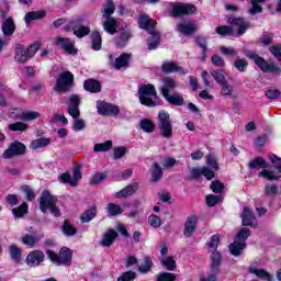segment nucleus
Returning a JSON list of instances; mask_svg holds the SVG:
<instances>
[{"instance_id":"de8ad7c7","label":"nucleus","mask_w":281,"mask_h":281,"mask_svg":"<svg viewBox=\"0 0 281 281\" xmlns=\"http://www.w3.org/2000/svg\"><path fill=\"white\" fill-rule=\"evenodd\" d=\"M234 67L237 69V71H240L241 74L247 71V67H249V61L245 58H237L234 61Z\"/></svg>"},{"instance_id":"412c9836","label":"nucleus","mask_w":281,"mask_h":281,"mask_svg":"<svg viewBox=\"0 0 281 281\" xmlns=\"http://www.w3.org/2000/svg\"><path fill=\"white\" fill-rule=\"evenodd\" d=\"M42 262H45V254L41 250L31 251L25 259L27 267H38Z\"/></svg>"},{"instance_id":"f8f14e48","label":"nucleus","mask_w":281,"mask_h":281,"mask_svg":"<svg viewBox=\"0 0 281 281\" xmlns=\"http://www.w3.org/2000/svg\"><path fill=\"white\" fill-rule=\"evenodd\" d=\"M158 126L160 128V135L165 139L172 137V121H170V114L168 112L160 111L158 113Z\"/></svg>"},{"instance_id":"423d86ee","label":"nucleus","mask_w":281,"mask_h":281,"mask_svg":"<svg viewBox=\"0 0 281 281\" xmlns=\"http://www.w3.org/2000/svg\"><path fill=\"white\" fill-rule=\"evenodd\" d=\"M206 164V167L193 168L191 170L192 179H199L201 175H203V177L209 181L214 179V172L218 170V162H216V158L214 156H207Z\"/></svg>"},{"instance_id":"f3484780","label":"nucleus","mask_w":281,"mask_h":281,"mask_svg":"<svg viewBox=\"0 0 281 281\" xmlns=\"http://www.w3.org/2000/svg\"><path fill=\"white\" fill-rule=\"evenodd\" d=\"M10 117L23 120L24 122H32V120H38V117H41V113L34 111H22L21 109H13L10 112Z\"/></svg>"},{"instance_id":"09e8293b","label":"nucleus","mask_w":281,"mask_h":281,"mask_svg":"<svg viewBox=\"0 0 281 281\" xmlns=\"http://www.w3.org/2000/svg\"><path fill=\"white\" fill-rule=\"evenodd\" d=\"M263 192L266 196H278V184L276 183H267L265 186Z\"/></svg>"},{"instance_id":"bf43d9fd","label":"nucleus","mask_w":281,"mask_h":281,"mask_svg":"<svg viewBox=\"0 0 281 281\" xmlns=\"http://www.w3.org/2000/svg\"><path fill=\"white\" fill-rule=\"evenodd\" d=\"M104 179H106V175H104L102 172H97L92 176L90 183L92 186H99V183H102V181H104Z\"/></svg>"},{"instance_id":"2eb2a0df","label":"nucleus","mask_w":281,"mask_h":281,"mask_svg":"<svg viewBox=\"0 0 281 281\" xmlns=\"http://www.w3.org/2000/svg\"><path fill=\"white\" fill-rule=\"evenodd\" d=\"M25 145L21 142H13L9 148L2 154L3 159H12L19 157L25 153Z\"/></svg>"},{"instance_id":"79ce46f5","label":"nucleus","mask_w":281,"mask_h":281,"mask_svg":"<svg viewBox=\"0 0 281 281\" xmlns=\"http://www.w3.org/2000/svg\"><path fill=\"white\" fill-rule=\"evenodd\" d=\"M221 95H223V98H234V86L229 85L228 81L222 83Z\"/></svg>"},{"instance_id":"864d4df0","label":"nucleus","mask_w":281,"mask_h":281,"mask_svg":"<svg viewBox=\"0 0 281 281\" xmlns=\"http://www.w3.org/2000/svg\"><path fill=\"white\" fill-rule=\"evenodd\" d=\"M9 252L12 260H14L15 262H19L21 260V249L19 247L11 245L9 247Z\"/></svg>"},{"instance_id":"a211bd4d","label":"nucleus","mask_w":281,"mask_h":281,"mask_svg":"<svg viewBox=\"0 0 281 281\" xmlns=\"http://www.w3.org/2000/svg\"><path fill=\"white\" fill-rule=\"evenodd\" d=\"M55 45L64 49V52H66L67 54H71L72 56L76 55L78 52L76 49V46L74 45V42L67 37L57 36L55 38Z\"/></svg>"},{"instance_id":"5701e85b","label":"nucleus","mask_w":281,"mask_h":281,"mask_svg":"<svg viewBox=\"0 0 281 281\" xmlns=\"http://www.w3.org/2000/svg\"><path fill=\"white\" fill-rule=\"evenodd\" d=\"M175 89H177V81L170 77H165L162 79V85L160 86V93L162 98L170 95V91H175Z\"/></svg>"},{"instance_id":"9b49d317","label":"nucleus","mask_w":281,"mask_h":281,"mask_svg":"<svg viewBox=\"0 0 281 281\" xmlns=\"http://www.w3.org/2000/svg\"><path fill=\"white\" fill-rule=\"evenodd\" d=\"M223 262V255L218 250L211 252V273H207L205 278L200 281H217L221 263Z\"/></svg>"},{"instance_id":"37998d69","label":"nucleus","mask_w":281,"mask_h":281,"mask_svg":"<svg viewBox=\"0 0 281 281\" xmlns=\"http://www.w3.org/2000/svg\"><path fill=\"white\" fill-rule=\"evenodd\" d=\"M113 148V142L106 140L104 143H98L93 147L94 153H106V150H111Z\"/></svg>"},{"instance_id":"7ed1b4c3","label":"nucleus","mask_w":281,"mask_h":281,"mask_svg":"<svg viewBox=\"0 0 281 281\" xmlns=\"http://www.w3.org/2000/svg\"><path fill=\"white\" fill-rule=\"evenodd\" d=\"M115 12V3L113 0H105V3L101 8V14L103 21V29L108 34H115L117 32V20L111 15Z\"/></svg>"},{"instance_id":"a878e982","label":"nucleus","mask_w":281,"mask_h":281,"mask_svg":"<svg viewBox=\"0 0 281 281\" xmlns=\"http://www.w3.org/2000/svg\"><path fill=\"white\" fill-rule=\"evenodd\" d=\"M137 190H139V183L133 182L130 186L122 189L121 191L116 192V199L133 196V194H135Z\"/></svg>"},{"instance_id":"e2e57ef3","label":"nucleus","mask_w":281,"mask_h":281,"mask_svg":"<svg viewBox=\"0 0 281 281\" xmlns=\"http://www.w3.org/2000/svg\"><path fill=\"white\" fill-rule=\"evenodd\" d=\"M265 144H267V136L265 135L258 136L254 142L255 150H260L262 146H265Z\"/></svg>"},{"instance_id":"f257e3e1","label":"nucleus","mask_w":281,"mask_h":281,"mask_svg":"<svg viewBox=\"0 0 281 281\" xmlns=\"http://www.w3.org/2000/svg\"><path fill=\"white\" fill-rule=\"evenodd\" d=\"M272 167H269V162L262 157H256L248 162L250 170H261L258 176L266 181H280L281 179V158L277 155L269 157Z\"/></svg>"},{"instance_id":"aec40b11","label":"nucleus","mask_w":281,"mask_h":281,"mask_svg":"<svg viewBox=\"0 0 281 281\" xmlns=\"http://www.w3.org/2000/svg\"><path fill=\"white\" fill-rule=\"evenodd\" d=\"M241 225L244 227H256L258 225V221L256 220V215H254V212L247 206L244 207L241 214Z\"/></svg>"},{"instance_id":"dca6fc26","label":"nucleus","mask_w":281,"mask_h":281,"mask_svg":"<svg viewBox=\"0 0 281 281\" xmlns=\"http://www.w3.org/2000/svg\"><path fill=\"white\" fill-rule=\"evenodd\" d=\"M97 111L99 115H111L112 117L120 114V108L117 105L104 101H97Z\"/></svg>"},{"instance_id":"72a5a7b5","label":"nucleus","mask_w":281,"mask_h":281,"mask_svg":"<svg viewBox=\"0 0 281 281\" xmlns=\"http://www.w3.org/2000/svg\"><path fill=\"white\" fill-rule=\"evenodd\" d=\"M162 71L165 74H173V71H180L181 74H187L188 72V70H183L177 64L170 63V61H167V63L162 64Z\"/></svg>"},{"instance_id":"2f4dec72","label":"nucleus","mask_w":281,"mask_h":281,"mask_svg":"<svg viewBox=\"0 0 281 281\" xmlns=\"http://www.w3.org/2000/svg\"><path fill=\"white\" fill-rule=\"evenodd\" d=\"M95 214H98V206L93 205L91 209L87 210L83 214H81V223H91Z\"/></svg>"},{"instance_id":"1a4fd4ad","label":"nucleus","mask_w":281,"mask_h":281,"mask_svg":"<svg viewBox=\"0 0 281 281\" xmlns=\"http://www.w3.org/2000/svg\"><path fill=\"white\" fill-rule=\"evenodd\" d=\"M38 49H41V44L38 43H34L29 47H25L21 44H16L14 49L15 63H22V64L27 63L30 58H33V56L36 55V52H38Z\"/></svg>"},{"instance_id":"c756f323","label":"nucleus","mask_w":281,"mask_h":281,"mask_svg":"<svg viewBox=\"0 0 281 281\" xmlns=\"http://www.w3.org/2000/svg\"><path fill=\"white\" fill-rule=\"evenodd\" d=\"M14 30H16V25L14 24V20L12 18H8L2 23V33L4 36H12L14 34Z\"/></svg>"},{"instance_id":"0e129e2a","label":"nucleus","mask_w":281,"mask_h":281,"mask_svg":"<svg viewBox=\"0 0 281 281\" xmlns=\"http://www.w3.org/2000/svg\"><path fill=\"white\" fill-rule=\"evenodd\" d=\"M148 223L150 227H154L156 229L161 227V218H159V216L157 215H149Z\"/></svg>"},{"instance_id":"69168bd1","label":"nucleus","mask_w":281,"mask_h":281,"mask_svg":"<svg viewBox=\"0 0 281 281\" xmlns=\"http://www.w3.org/2000/svg\"><path fill=\"white\" fill-rule=\"evenodd\" d=\"M86 126L87 124L85 123V120L76 117L72 126V131H76V132L85 131Z\"/></svg>"},{"instance_id":"680f3d73","label":"nucleus","mask_w":281,"mask_h":281,"mask_svg":"<svg viewBox=\"0 0 281 281\" xmlns=\"http://www.w3.org/2000/svg\"><path fill=\"white\" fill-rule=\"evenodd\" d=\"M27 128H29L27 124H25L23 122H16V123H12L9 125V130L14 131V132H16V131L23 132V131H27Z\"/></svg>"},{"instance_id":"3c124183","label":"nucleus","mask_w":281,"mask_h":281,"mask_svg":"<svg viewBox=\"0 0 281 281\" xmlns=\"http://www.w3.org/2000/svg\"><path fill=\"white\" fill-rule=\"evenodd\" d=\"M38 240H40L38 237L30 234H26L22 237L23 245H26V247H31V248L34 247V245H36Z\"/></svg>"},{"instance_id":"c85d7f7f","label":"nucleus","mask_w":281,"mask_h":281,"mask_svg":"<svg viewBox=\"0 0 281 281\" xmlns=\"http://www.w3.org/2000/svg\"><path fill=\"white\" fill-rule=\"evenodd\" d=\"M211 76L214 78L217 85H225V82L229 80V74H227L225 70H222V69L212 70Z\"/></svg>"},{"instance_id":"4d7b16f0","label":"nucleus","mask_w":281,"mask_h":281,"mask_svg":"<svg viewBox=\"0 0 281 281\" xmlns=\"http://www.w3.org/2000/svg\"><path fill=\"white\" fill-rule=\"evenodd\" d=\"M153 267V261L150 260V258H145L144 261L139 265L138 267V271H140V273H148V271H150V268Z\"/></svg>"},{"instance_id":"58836bf2","label":"nucleus","mask_w":281,"mask_h":281,"mask_svg":"<svg viewBox=\"0 0 281 281\" xmlns=\"http://www.w3.org/2000/svg\"><path fill=\"white\" fill-rule=\"evenodd\" d=\"M50 143V138H37L31 143L30 148L32 150H38V148H45L46 146H49Z\"/></svg>"},{"instance_id":"c03bdc74","label":"nucleus","mask_w":281,"mask_h":281,"mask_svg":"<svg viewBox=\"0 0 281 281\" xmlns=\"http://www.w3.org/2000/svg\"><path fill=\"white\" fill-rule=\"evenodd\" d=\"M150 37L148 38V49L153 52L156 47L159 45V33L157 31H154L153 33H149Z\"/></svg>"},{"instance_id":"603ef678","label":"nucleus","mask_w":281,"mask_h":281,"mask_svg":"<svg viewBox=\"0 0 281 281\" xmlns=\"http://www.w3.org/2000/svg\"><path fill=\"white\" fill-rule=\"evenodd\" d=\"M220 201H223V195H214V194H209L206 196V205H209V207H214V205L218 204Z\"/></svg>"},{"instance_id":"6e6d98bb","label":"nucleus","mask_w":281,"mask_h":281,"mask_svg":"<svg viewBox=\"0 0 281 281\" xmlns=\"http://www.w3.org/2000/svg\"><path fill=\"white\" fill-rule=\"evenodd\" d=\"M210 189L212 190V192H214L215 194H221V192H223V190H225V184H223L221 181L218 180H214L211 182Z\"/></svg>"},{"instance_id":"ddd939ff","label":"nucleus","mask_w":281,"mask_h":281,"mask_svg":"<svg viewBox=\"0 0 281 281\" xmlns=\"http://www.w3.org/2000/svg\"><path fill=\"white\" fill-rule=\"evenodd\" d=\"M171 10V16H186L188 14H194L196 12V7L194 4H186L181 2H171L169 4Z\"/></svg>"},{"instance_id":"f704fd0d","label":"nucleus","mask_w":281,"mask_h":281,"mask_svg":"<svg viewBox=\"0 0 281 281\" xmlns=\"http://www.w3.org/2000/svg\"><path fill=\"white\" fill-rule=\"evenodd\" d=\"M249 273H254L257 276V278H260L265 281H273V276L269 274V272L262 270V269H256L254 267L249 268Z\"/></svg>"},{"instance_id":"4be33fe9","label":"nucleus","mask_w":281,"mask_h":281,"mask_svg":"<svg viewBox=\"0 0 281 281\" xmlns=\"http://www.w3.org/2000/svg\"><path fill=\"white\" fill-rule=\"evenodd\" d=\"M80 97L72 94L68 100V113L71 117H80Z\"/></svg>"},{"instance_id":"4468645a","label":"nucleus","mask_w":281,"mask_h":281,"mask_svg":"<svg viewBox=\"0 0 281 281\" xmlns=\"http://www.w3.org/2000/svg\"><path fill=\"white\" fill-rule=\"evenodd\" d=\"M71 85H74V74L70 71L61 72L57 79L55 91L67 93L71 89Z\"/></svg>"},{"instance_id":"c9c22d12","label":"nucleus","mask_w":281,"mask_h":281,"mask_svg":"<svg viewBox=\"0 0 281 281\" xmlns=\"http://www.w3.org/2000/svg\"><path fill=\"white\" fill-rule=\"evenodd\" d=\"M47 15L45 11H33L25 14L24 21L29 25L32 21H36L38 19H43Z\"/></svg>"},{"instance_id":"774afa93","label":"nucleus","mask_w":281,"mask_h":281,"mask_svg":"<svg viewBox=\"0 0 281 281\" xmlns=\"http://www.w3.org/2000/svg\"><path fill=\"white\" fill-rule=\"evenodd\" d=\"M280 95H281L280 90L270 89L266 91V98H268V100H278Z\"/></svg>"},{"instance_id":"a19ab883","label":"nucleus","mask_w":281,"mask_h":281,"mask_svg":"<svg viewBox=\"0 0 281 281\" xmlns=\"http://www.w3.org/2000/svg\"><path fill=\"white\" fill-rule=\"evenodd\" d=\"M161 177H164V171H161V166L157 162H154L151 167V181H154V183H157V181H159Z\"/></svg>"},{"instance_id":"a18cd8bd","label":"nucleus","mask_w":281,"mask_h":281,"mask_svg":"<svg viewBox=\"0 0 281 281\" xmlns=\"http://www.w3.org/2000/svg\"><path fill=\"white\" fill-rule=\"evenodd\" d=\"M106 212H108L109 216H117V215L122 214V212H124V210H122V206H120L119 204L109 203L106 205Z\"/></svg>"},{"instance_id":"5fc2aeb1","label":"nucleus","mask_w":281,"mask_h":281,"mask_svg":"<svg viewBox=\"0 0 281 281\" xmlns=\"http://www.w3.org/2000/svg\"><path fill=\"white\" fill-rule=\"evenodd\" d=\"M161 265L162 267H165V269H167L168 271H172L176 269L177 267V262L175 261V258L172 257H168L166 259L161 260Z\"/></svg>"},{"instance_id":"f03ea898","label":"nucleus","mask_w":281,"mask_h":281,"mask_svg":"<svg viewBox=\"0 0 281 281\" xmlns=\"http://www.w3.org/2000/svg\"><path fill=\"white\" fill-rule=\"evenodd\" d=\"M228 23L232 26L222 25L215 29L220 36H243L249 30V22L243 18H228Z\"/></svg>"},{"instance_id":"39448f33","label":"nucleus","mask_w":281,"mask_h":281,"mask_svg":"<svg viewBox=\"0 0 281 281\" xmlns=\"http://www.w3.org/2000/svg\"><path fill=\"white\" fill-rule=\"evenodd\" d=\"M245 56L250 60H254L255 65L263 71V74H277V76L281 75V69L273 61H267L265 58L260 57L258 54L248 50L245 53Z\"/></svg>"},{"instance_id":"13d9d810","label":"nucleus","mask_w":281,"mask_h":281,"mask_svg":"<svg viewBox=\"0 0 281 281\" xmlns=\"http://www.w3.org/2000/svg\"><path fill=\"white\" fill-rule=\"evenodd\" d=\"M12 214L18 218H21V216L27 214V203L23 202L21 206L12 209Z\"/></svg>"},{"instance_id":"20e7f679","label":"nucleus","mask_w":281,"mask_h":281,"mask_svg":"<svg viewBox=\"0 0 281 281\" xmlns=\"http://www.w3.org/2000/svg\"><path fill=\"white\" fill-rule=\"evenodd\" d=\"M138 100L140 104L145 106H159L161 105V100L157 97V90L155 86L148 83L143 85L138 88Z\"/></svg>"},{"instance_id":"e433bc0d","label":"nucleus","mask_w":281,"mask_h":281,"mask_svg":"<svg viewBox=\"0 0 281 281\" xmlns=\"http://www.w3.org/2000/svg\"><path fill=\"white\" fill-rule=\"evenodd\" d=\"M92 49L94 52H100L102 49V35L98 31L91 34Z\"/></svg>"},{"instance_id":"bb28decb","label":"nucleus","mask_w":281,"mask_h":281,"mask_svg":"<svg viewBox=\"0 0 281 281\" xmlns=\"http://www.w3.org/2000/svg\"><path fill=\"white\" fill-rule=\"evenodd\" d=\"M83 89L90 91V93H100L102 91V85L95 79H88L83 83Z\"/></svg>"},{"instance_id":"4c0bfd02","label":"nucleus","mask_w":281,"mask_h":281,"mask_svg":"<svg viewBox=\"0 0 281 281\" xmlns=\"http://www.w3.org/2000/svg\"><path fill=\"white\" fill-rule=\"evenodd\" d=\"M61 231L64 236L68 237L76 236V234H78V229L74 225H71L68 220H65Z\"/></svg>"},{"instance_id":"473e14b6","label":"nucleus","mask_w":281,"mask_h":281,"mask_svg":"<svg viewBox=\"0 0 281 281\" xmlns=\"http://www.w3.org/2000/svg\"><path fill=\"white\" fill-rule=\"evenodd\" d=\"M75 23L76 22H71L70 27H72L74 34L78 38H82V37L87 36L89 34V32H91V29H89V26H76Z\"/></svg>"},{"instance_id":"052dcab7","label":"nucleus","mask_w":281,"mask_h":281,"mask_svg":"<svg viewBox=\"0 0 281 281\" xmlns=\"http://www.w3.org/2000/svg\"><path fill=\"white\" fill-rule=\"evenodd\" d=\"M60 183H69V186L75 187L76 180H72L71 175L69 172H64L59 176Z\"/></svg>"},{"instance_id":"ea45409f","label":"nucleus","mask_w":281,"mask_h":281,"mask_svg":"<svg viewBox=\"0 0 281 281\" xmlns=\"http://www.w3.org/2000/svg\"><path fill=\"white\" fill-rule=\"evenodd\" d=\"M130 60H131V55L122 54L120 57L115 59L113 67L116 69H122V67H126L128 65Z\"/></svg>"},{"instance_id":"7c9ffc66","label":"nucleus","mask_w":281,"mask_h":281,"mask_svg":"<svg viewBox=\"0 0 281 281\" xmlns=\"http://www.w3.org/2000/svg\"><path fill=\"white\" fill-rule=\"evenodd\" d=\"M165 100L169 104H173V106H183V104H186V101L181 94H168L165 97Z\"/></svg>"},{"instance_id":"9d476101","label":"nucleus","mask_w":281,"mask_h":281,"mask_svg":"<svg viewBox=\"0 0 281 281\" xmlns=\"http://www.w3.org/2000/svg\"><path fill=\"white\" fill-rule=\"evenodd\" d=\"M251 236L249 228H241L236 236V240L229 245L232 256H240L247 247L246 240Z\"/></svg>"},{"instance_id":"6e6552de","label":"nucleus","mask_w":281,"mask_h":281,"mask_svg":"<svg viewBox=\"0 0 281 281\" xmlns=\"http://www.w3.org/2000/svg\"><path fill=\"white\" fill-rule=\"evenodd\" d=\"M46 254L50 262L54 265H57L58 267H71V260L74 258V251H71V249L63 247L58 255L53 250H47Z\"/></svg>"},{"instance_id":"b1692460","label":"nucleus","mask_w":281,"mask_h":281,"mask_svg":"<svg viewBox=\"0 0 281 281\" xmlns=\"http://www.w3.org/2000/svg\"><path fill=\"white\" fill-rule=\"evenodd\" d=\"M138 25L140 30H146L148 34H153V32L155 31V21L146 14H142L138 18Z\"/></svg>"},{"instance_id":"0eeeda50","label":"nucleus","mask_w":281,"mask_h":281,"mask_svg":"<svg viewBox=\"0 0 281 281\" xmlns=\"http://www.w3.org/2000/svg\"><path fill=\"white\" fill-rule=\"evenodd\" d=\"M58 203V198L52 195L49 191H44L40 198V210L45 214L49 210L53 216H60V209L56 205Z\"/></svg>"},{"instance_id":"cd10ccee","label":"nucleus","mask_w":281,"mask_h":281,"mask_svg":"<svg viewBox=\"0 0 281 281\" xmlns=\"http://www.w3.org/2000/svg\"><path fill=\"white\" fill-rule=\"evenodd\" d=\"M115 238H117V232L110 229L103 235L100 245H102V247H111V245L115 243Z\"/></svg>"},{"instance_id":"49530a36","label":"nucleus","mask_w":281,"mask_h":281,"mask_svg":"<svg viewBox=\"0 0 281 281\" xmlns=\"http://www.w3.org/2000/svg\"><path fill=\"white\" fill-rule=\"evenodd\" d=\"M139 126L145 133H153L155 131V123L148 119L142 120Z\"/></svg>"},{"instance_id":"8fccbe9b","label":"nucleus","mask_w":281,"mask_h":281,"mask_svg":"<svg viewBox=\"0 0 281 281\" xmlns=\"http://www.w3.org/2000/svg\"><path fill=\"white\" fill-rule=\"evenodd\" d=\"M218 245H221V237L218 235H213L207 243L209 252L217 251Z\"/></svg>"},{"instance_id":"6ab92c4d","label":"nucleus","mask_w":281,"mask_h":281,"mask_svg":"<svg viewBox=\"0 0 281 281\" xmlns=\"http://www.w3.org/2000/svg\"><path fill=\"white\" fill-rule=\"evenodd\" d=\"M196 30V23L192 21L180 22L176 25V32H178V34H182V36H191V34H194Z\"/></svg>"},{"instance_id":"338daca9","label":"nucleus","mask_w":281,"mask_h":281,"mask_svg":"<svg viewBox=\"0 0 281 281\" xmlns=\"http://www.w3.org/2000/svg\"><path fill=\"white\" fill-rule=\"evenodd\" d=\"M136 277L137 274L134 271H127L119 277L117 281H133Z\"/></svg>"},{"instance_id":"393cba45","label":"nucleus","mask_w":281,"mask_h":281,"mask_svg":"<svg viewBox=\"0 0 281 281\" xmlns=\"http://www.w3.org/2000/svg\"><path fill=\"white\" fill-rule=\"evenodd\" d=\"M196 223H198V218L195 215H192L187 218V222L184 223V231H183V234L187 238H190V236H192V234H194V232L196 231Z\"/></svg>"}]
</instances>
